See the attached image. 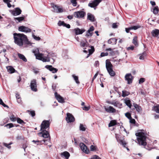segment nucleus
<instances>
[{
  "instance_id": "obj_14",
  "label": "nucleus",
  "mask_w": 159,
  "mask_h": 159,
  "mask_svg": "<svg viewBox=\"0 0 159 159\" xmlns=\"http://www.w3.org/2000/svg\"><path fill=\"white\" fill-rule=\"evenodd\" d=\"M125 79L128 82V84H131L133 80L134 77L131 74H127L125 76Z\"/></svg>"
},
{
  "instance_id": "obj_17",
  "label": "nucleus",
  "mask_w": 159,
  "mask_h": 159,
  "mask_svg": "<svg viewBox=\"0 0 159 159\" xmlns=\"http://www.w3.org/2000/svg\"><path fill=\"white\" fill-rule=\"evenodd\" d=\"M22 12L20 9L18 7L16 8L15 10H13L11 11V14L14 16H16L20 15Z\"/></svg>"
},
{
  "instance_id": "obj_1",
  "label": "nucleus",
  "mask_w": 159,
  "mask_h": 159,
  "mask_svg": "<svg viewBox=\"0 0 159 159\" xmlns=\"http://www.w3.org/2000/svg\"><path fill=\"white\" fill-rule=\"evenodd\" d=\"M14 42L20 46L23 44H29V42L27 36L23 34L15 33L13 34Z\"/></svg>"
},
{
  "instance_id": "obj_44",
  "label": "nucleus",
  "mask_w": 159,
  "mask_h": 159,
  "mask_svg": "<svg viewBox=\"0 0 159 159\" xmlns=\"http://www.w3.org/2000/svg\"><path fill=\"white\" fill-rule=\"evenodd\" d=\"M125 116L129 119L131 118V117H132L131 116V114L129 112L126 113L125 114Z\"/></svg>"
},
{
  "instance_id": "obj_24",
  "label": "nucleus",
  "mask_w": 159,
  "mask_h": 159,
  "mask_svg": "<svg viewBox=\"0 0 159 159\" xmlns=\"http://www.w3.org/2000/svg\"><path fill=\"white\" fill-rule=\"evenodd\" d=\"M134 108L133 109H136V111L138 112H139L141 111H142V108L140 106H139L138 105L135 103H134Z\"/></svg>"
},
{
  "instance_id": "obj_34",
  "label": "nucleus",
  "mask_w": 159,
  "mask_h": 159,
  "mask_svg": "<svg viewBox=\"0 0 159 159\" xmlns=\"http://www.w3.org/2000/svg\"><path fill=\"white\" fill-rule=\"evenodd\" d=\"M24 17H19L14 18V19L15 20H17L19 22H20L24 19Z\"/></svg>"
},
{
  "instance_id": "obj_61",
  "label": "nucleus",
  "mask_w": 159,
  "mask_h": 159,
  "mask_svg": "<svg viewBox=\"0 0 159 159\" xmlns=\"http://www.w3.org/2000/svg\"><path fill=\"white\" fill-rule=\"evenodd\" d=\"M118 25L116 23H113L112 25V27L113 28H116L117 27Z\"/></svg>"
},
{
  "instance_id": "obj_2",
  "label": "nucleus",
  "mask_w": 159,
  "mask_h": 159,
  "mask_svg": "<svg viewBox=\"0 0 159 159\" xmlns=\"http://www.w3.org/2000/svg\"><path fill=\"white\" fill-rule=\"evenodd\" d=\"M136 136L138 137L137 139L139 144L142 146H145L147 144L146 141V136L144 133L142 132L137 133L135 134Z\"/></svg>"
},
{
  "instance_id": "obj_19",
  "label": "nucleus",
  "mask_w": 159,
  "mask_h": 159,
  "mask_svg": "<svg viewBox=\"0 0 159 159\" xmlns=\"http://www.w3.org/2000/svg\"><path fill=\"white\" fill-rule=\"evenodd\" d=\"M61 155L62 157H65L66 159H68L70 155L69 152L65 151L61 153Z\"/></svg>"
},
{
  "instance_id": "obj_52",
  "label": "nucleus",
  "mask_w": 159,
  "mask_h": 159,
  "mask_svg": "<svg viewBox=\"0 0 159 159\" xmlns=\"http://www.w3.org/2000/svg\"><path fill=\"white\" fill-rule=\"evenodd\" d=\"M145 81V79L144 78H140L139 80V83L141 84L143 83Z\"/></svg>"
},
{
  "instance_id": "obj_36",
  "label": "nucleus",
  "mask_w": 159,
  "mask_h": 159,
  "mask_svg": "<svg viewBox=\"0 0 159 159\" xmlns=\"http://www.w3.org/2000/svg\"><path fill=\"white\" fill-rule=\"evenodd\" d=\"M52 6L54 9L55 11L57 12V11L58 10L59 6L55 5L54 3H52Z\"/></svg>"
},
{
  "instance_id": "obj_59",
  "label": "nucleus",
  "mask_w": 159,
  "mask_h": 159,
  "mask_svg": "<svg viewBox=\"0 0 159 159\" xmlns=\"http://www.w3.org/2000/svg\"><path fill=\"white\" fill-rule=\"evenodd\" d=\"M108 55V53L107 52L104 53V52H102L101 53V56L102 57H104V56H107Z\"/></svg>"
},
{
  "instance_id": "obj_33",
  "label": "nucleus",
  "mask_w": 159,
  "mask_h": 159,
  "mask_svg": "<svg viewBox=\"0 0 159 159\" xmlns=\"http://www.w3.org/2000/svg\"><path fill=\"white\" fill-rule=\"evenodd\" d=\"M72 76L74 78V79L76 83L77 84H79L80 82L79 81L78 77L75 75H73Z\"/></svg>"
},
{
  "instance_id": "obj_55",
  "label": "nucleus",
  "mask_w": 159,
  "mask_h": 159,
  "mask_svg": "<svg viewBox=\"0 0 159 159\" xmlns=\"http://www.w3.org/2000/svg\"><path fill=\"white\" fill-rule=\"evenodd\" d=\"M33 37L35 40L37 41L40 40L41 39L39 37H37L34 34L33 35Z\"/></svg>"
},
{
  "instance_id": "obj_41",
  "label": "nucleus",
  "mask_w": 159,
  "mask_h": 159,
  "mask_svg": "<svg viewBox=\"0 0 159 159\" xmlns=\"http://www.w3.org/2000/svg\"><path fill=\"white\" fill-rule=\"evenodd\" d=\"M154 109L157 112L159 113V105L154 106Z\"/></svg>"
},
{
  "instance_id": "obj_4",
  "label": "nucleus",
  "mask_w": 159,
  "mask_h": 159,
  "mask_svg": "<svg viewBox=\"0 0 159 159\" xmlns=\"http://www.w3.org/2000/svg\"><path fill=\"white\" fill-rule=\"evenodd\" d=\"M106 66L110 75L112 77L115 76L116 74L113 70V66L111 62L110 61L106 62Z\"/></svg>"
},
{
  "instance_id": "obj_21",
  "label": "nucleus",
  "mask_w": 159,
  "mask_h": 159,
  "mask_svg": "<svg viewBox=\"0 0 159 159\" xmlns=\"http://www.w3.org/2000/svg\"><path fill=\"white\" fill-rule=\"evenodd\" d=\"M151 34L154 37H157L159 35V30L156 29L152 30L151 32Z\"/></svg>"
},
{
  "instance_id": "obj_27",
  "label": "nucleus",
  "mask_w": 159,
  "mask_h": 159,
  "mask_svg": "<svg viewBox=\"0 0 159 159\" xmlns=\"http://www.w3.org/2000/svg\"><path fill=\"white\" fill-rule=\"evenodd\" d=\"M8 71L10 73H13L15 72V70L12 66H8L7 67Z\"/></svg>"
},
{
  "instance_id": "obj_9",
  "label": "nucleus",
  "mask_w": 159,
  "mask_h": 159,
  "mask_svg": "<svg viewBox=\"0 0 159 159\" xmlns=\"http://www.w3.org/2000/svg\"><path fill=\"white\" fill-rule=\"evenodd\" d=\"M115 137L117 140V141L121 145L125 148L126 145L127 144V143L125 142V141L124 140V139L123 140L121 139L120 138V135L117 134H115Z\"/></svg>"
},
{
  "instance_id": "obj_45",
  "label": "nucleus",
  "mask_w": 159,
  "mask_h": 159,
  "mask_svg": "<svg viewBox=\"0 0 159 159\" xmlns=\"http://www.w3.org/2000/svg\"><path fill=\"white\" fill-rule=\"evenodd\" d=\"M5 126L8 127V128L10 129L12 128L14 126V125L11 123L7 124L5 125Z\"/></svg>"
},
{
  "instance_id": "obj_62",
  "label": "nucleus",
  "mask_w": 159,
  "mask_h": 159,
  "mask_svg": "<svg viewBox=\"0 0 159 159\" xmlns=\"http://www.w3.org/2000/svg\"><path fill=\"white\" fill-rule=\"evenodd\" d=\"M56 88V86L55 84H53L52 86V89L54 91H55Z\"/></svg>"
},
{
  "instance_id": "obj_11",
  "label": "nucleus",
  "mask_w": 159,
  "mask_h": 159,
  "mask_svg": "<svg viewBox=\"0 0 159 159\" xmlns=\"http://www.w3.org/2000/svg\"><path fill=\"white\" fill-rule=\"evenodd\" d=\"M18 30L20 31L26 33H30L31 31V30L30 29L23 25L19 26L18 28Z\"/></svg>"
},
{
  "instance_id": "obj_8",
  "label": "nucleus",
  "mask_w": 159,
  "mask_h": 159,
  "mask_svg": "<svg viewBox=\"0 0 159 159\" xmlns=\"http://www.w3.org/2000/svg\"><path fill=\"white\" fill-rule=\"evenodd\" d=\"M66 120L68 123L74 122L75 120V118L70 113H68L66 114Z\"/></svg>"
},
{
  "instance_id": "obj_31",
  "label": "nucleus",
  "mask_w": 159,
  "mask_h": 159,
  "mask_svg": "<svg viewBox=\"0 0 159 159\" xmlns=\"http://www.w3.org/2000/svg\"><path fill=\"white\" fill-rule=\"evenodd\" d=\"M94 48L92 46L91 47V49H89V54L87 57V58H88L90 55L92 54L94 51Z\"/></svg>"
},
{
  "instance_id": "obj_25",
  "label": "nucleus",
  "mask_w": 159,
  "mask_h": 159,
  "mask_svg": "<svg viewBox=\"0 0 159 159\" xmlns=\"http://www.w3.org/2000/svg\"><path fill=\"white\" fill-rule=\"evenodd\" d=\"M125 103L127 106H128L130 109H131V107L132 106L131 104V101L129 99H126L125 100Z\"/></svg>"
},
{
  "instance_id": "obj_15",
  "label": "nucleus",
  "mask_w": 159,
  "mask_h": 159,
  "mask_svg": "<svg viewBox=\"0 0 159 159\" xmlns=\"http://www.w3.org/2000/svg\"><path fill=\"white\" fill-rule=\"evenodd\" d=\"M104 109L106 112L109 113H114L116 112V109L112 106H109L108 107H104Z\"/></svg>"
},
{
  "instance_id": "obj_16",
  "label": "nucleus",
  "mask_w": 159,
  "mask_h": 159,
  "mask_svg": "<svg viewBox=\"0 0 159 159\" xmlns=\"http://www.w3.org/2000/svg\"><path fill=\"white\" fill-rule=\"evenodd\" d=\"M45 68L49 70L53 73H57L58 70L57 69L53 67L51 65H46L45 66Z\"/></svg>"
},
{
  "instance_id": "obj_13",
  "label": "nucleus",
  "mask_w": 159,
  "mask_h": 159,
  "mask_svg": "<svg viewBox=\"0 0 159 159\" xmlns=\"http://www.w3.org/2000/svg\"><path fill=\"white\" fill-rule=\"evenodd\" d=\"M54 95L55 98L59 102L63 103L65 102L63 98L57 92L55 93Z\"/></svg>"
},
{
  "instance_id": "obj_58",
  "label": "nucleus",
  "mask_w": 159,
  "mask_h": 159,
  "mask_svg": "<svg viewBox=\"0 0 159 159\" xmlns=\"http://www.w3.org/2000/svg\"><path fill=\"white\" fill-rule=\"evenodd\" d=\"M63 11V10L62 8H60L59 7L58 8L57 11V12L60 13V12H62Z\"/></svg>"
},
{
  "instance_id": "obj_42",
  "label": "nucleus",
  "mask_w": 159,
  "mask_h": 159,
  "mask_svg": "<svg viewBox=\"0 0 159 159\" xmlns=\"http://www.w3.org/2000/svg\"><path fill=\"white\" fill-rule=\"evenodd\" d=\"M93 35V33L90 31H89L88 30L86 34L85 35L86 37L91 36Z\"/></svg>"
},
{
  "instance_id": "obj_50",
  "label": "nucleus",
  "mask_w": 159,
  "mask_h": 159,
  "mask_svg": "<svg viewBox=\"0 0 159 159\" xmlns=\"http://www.w3.org/2000/svg\"><path fill=\"white\" fill-rule=\"evenodd\" d=\"M65 24V23L63 21H59L58 23V25L59 26H61V25L64 26Z\"/></svg>"
},
{
  "instance_id": "obj_20",
  "label": "nucleus",
  "mask_w": 159,
  "mask_h": 159,
  "mask_svg": "<svg viewBox=\"0 0 159 159\" xmlns=\"http://www.w3.org/2000/svg\"><path fill=\"white\" fill-rule=\"evenodd\" d=\"M87 19L92 22H94L95 21L94 16L89 13L87 14Z\"/></svg>"
},
{
  "instance_id": "obj_54",
  "label": "nucleus",
  "mask_w": 159,
  "mask_h": 159,
  "mask_svg": "<svg viewBox=\"0 0 159 159\" xmlns=\"http://www.w3.org/2000/svg\"><path fill=\"white\" fill-rule=\"evenodd\" d=\"M96 147L93 145H92L90 147V149L91 151H94L96 150Z\"/></svg>"
},
{
  "instance_id": "obj_5",
  "label": "nucleus",
  "mask_w": 159,
  "mask_h": 159,
  "mask_svg": "<svg viewBox=\"0 0 159 159\" xmlns=\"http://www.w3.org/2000/svg\"><path fill=\"white\" fill-rule=\"evenodd\" d=\"M39 134H42V136L45 138H48V140L43 139V141L44 143L47 140L50 141V137L49 134L48 133V131L44 130H43L42 131L39 133Z\"/></svg>"
},
{
  "instance_id": "obj_38",
  "label": "nucleus",
  "mask_w": 159,
  "mask_h": 159,
  "mask_svg": "<svg viewBox=\"0 0 159 159\" xmlns=\"http://www.w3.org/2000/svg\"><path fill=\"white\" fill-rule=\"evenodd\" d=\"M141 27V26L140 25H138L136 26H133L130 27V28L131 30H136L137 29L140 28Z\"/></svg>"
},
{
  "instance_id": "obj_48",
  "label": "nucleus",
  "mask_w": 159,
  "mask_h": 159,
  "mask_svg": "<svg viewBox=\"0 0 159 159\" xmlns=\"http://www.w3.org/2000/svg\"><path fill=\"white\" fill-rule=\"evenodd\" d=\"M11 144V143H9L8 144L6 143H4L3 145L5 146L7 148H8L10 149L11 148V146H10V145Z\"/></svg>"
},
{
  "instance_id": "obj_64",
  "label": "nucleus",
  "mask_w": 159,
  "mask_h": 159,
  "mask_svg": "<svg viewBox=\"0 0 159 159\" xmlns=\"http://www.w3.org/2000/svg\"><path fill=\"white\" fill-rule=\"evenodd\" d=\"M131 30L130 27L128 28H125V31L127 33H128L129 32L130 30Z\"/></svg>"
},
{
  "instance_id": "obj_3",
  "label": "nucleus",
  "mask_w": 159,
  "mask_h": 159,
  "mask_svg": "<svg viewBox=\"0 0 159 159\" xmlns=\"http://www.w3.org/2000/svg\"><path fill=\"white\" fill-rule=\"evenodd\" d=\"M55 55L54 53L52 54H50L49 53L48 55L47 56H45L44 57H43V54L39 53L38 54L36 55V59L42 61L43 62H49L50 61V57L51 56H53Z\"/></svg>"
},
{
  "instance_id": "obj_12",
  "label": "nucleus",
  "mask_w": 159,
  "mask_h": 159,
  "mask_svg": "<svg viewBox=\"0 0 159 159\" xmlns=\"http://www.w3.org/2000/svg\"><path fill=\"white\" fill-rule=\"evenodd\" d=\"M79 146L81 150L83 151L84 152L88 153L89 152V150L88 148H87L86 146L83 143H81L80 144Z\"/></svg>"
},
{
  "instance_id": "obj_39",
  "label": "nucleus",
  "mask_w": 159,
  "mask_h": 159,
  "mask_svg": "<svg viewBox=\"0 0 159 159\" xmlns=\"http://www.w3.org/2000/svg\"><path fill=\"white\" fill-rule=\"evenodd\" d=\"M80 130L85 131L86 130V128L83 124H80Z\"/></svg>"
},
{
  "instance_id": "obj_26",
  "label": "nucleus",
  "mask_w": 159,
  "mask_h": 159,
  "mask_svg": "<svg viewBox=\"0 0 159 159\" xmlns=\"http://www.w3.org/2000/svg\"><path fill=\"white\" fill-rule=\"evenodd\" d=\"M17 55L20 59L22 60L25 62L27 61V59L23 55L20 53H18L17 54Z\"/></svg>"
},
{
  "instance_id": "obj_63",
  "label": "nucleus",
  "mask_w": 159,
  "mask_h": 159,
  "mask_svg": "<svg viewBox=\"0 0 159 159\" xmlns=\"http://www.w3.org/2000/svg\"><path fill=\"white\" fill-rule=\"evenodd\" d=\"M17 102L19 103H21L22 102V100L21 98L17 99Z\"/></svg>"
},
{
  "instance_id": "obj_40",
  "label": "nucleus",
  "mask_w": 159,
  "mask_h": 159,
  "mask_svg": "<svg viewBox=\"0 0 159 159\" xmlns=\"http://www.w3.org/2000/svg\"><path fill=\"white\" fill-rule=\"evenodd\" d=\"M133 43L135 45L138 44L137 43V37H135L133 39Z\"/></svg>"
},
{
  "instance_id": "obj_51",
  "label": "nucleus",
  "mask_w": 159,
  "mask_h": 159,
  "mask_svg": "<svg viewBox=\"0 0 159 159\" xmlns=\"http://www.w3.org/2000/svg\"><path fill=\"white\" fill-rule=\"evenodd\" d=\"M91 159H101V158L98 156L95 155L92 157Z\"/></svg>"
},
{
  "instance_id": "obj_23",
  "label": "nucleus",
  "mask_w": 159,
  "mask_h": 159,
  "mask_svg": "<svg viewBox=\"0 0 159 159\" xmlns=\"http://www.w3.org/2000/svg\"><path fill=\"white\" fill-rule=\"evenodd\" d=\"M117 39L115 38H112L108 40V43L109 44H116L117 43Z\"/></svg>"
},
{
  "instance_id": "obj_18",
  "label": "nucleus",
  "mask_w": 159,
  "mask_h": 159,
  "mask_svg": "<svg viewBox=\"0 0 159 159\" xmlns=\"http://www.w3.org/2000/svg\"><path fill=\"white\" fill-rule=\"evenodd\" d=\"M74 30L76 35L82 34L85 31V30L84 29H80L78 28L75 29Z\"/></svg>"
},
{
  "instance_id": "obj_46",
  "label": "nucleus",
  "mask_w": 159,
  "mask_h": 159,
  "mask_svg": "<svg viewBox=\"0 0 159 159\" xmlns=\"http://www.w3.org/2000/svg\"><path fill=\"white\" fill-rule=\"evenodd\" d=\"M77 0H71L70 2L74 6H76L77 4L76 1Z\"/></svg>"
},
{
  "instance_id": "obj_30",
  "label": "nucleus",
  "mask_w": 159,
  "mask_h": 159,
  "mask_svg": "<svg viewBox=\"0 0 159 159\" xmlns=\"http://www.w3.org/2000/svg\"><path fill=\"white\" fill-rule=\"evenodd\" d=\"M17 122L19 124H21L23 125L25 124V123L19 117L17 118Z\"/></svg>"
},
{
  "instance_id": "obj_32",
  "label": "nucleus",
  "mask_w": 159,
  "mask_h": 159,
  "mask_svg": "<svg viewBox=\"0 0 159 159\" xmlns=\"http://www.w3.org/2000/svg\"><path fill=\"white\" fill-rule=\"evenodd\" d=\"M159 11V9L158 6H156L154 8L153 12L154 14L155 15L157 14L158 13Z\"/></svg>"
},
{
  "instance_id": "obj_28",
  "label": "nucleus",
  "mask_w": 159,
  "mask_h": 159,
  "mask_svg": "<svg viewBox=\"0 0 159 159\" xmlns=\"http://www.w3.org/2000/svg\"><path fill=\"white\" fill-rule=\"evenodd\" d=\"M116 120H111L108 125V127H110L116 125Z\"/></svg>"
},
{
  "instance_id": "obj_37",
  "label": "nucleus",
  "mask_w": 159,
  "mask_h": 159,
  "mask_svg": "<svg viewBox=\"0 0 159 159\" xmlns=\"http://www.w3.org/2000/svg\"><path fill=\"white\" fill-rule=\"evenodd\" d=\"M88 43L87 42H81L80 43V45L82 47H87L88 46Z\"/></svg>"
},
{
  "instance_id": "obj_22",
  "label": "nucleus",
  "mask_w": 159,
  "mask_h": 159,
  "mask_svg": "<svg viewBox=\"0 0 159 159\" xmlns=\"http://www.w3.org/2000/svg\"><path fill=\"white\" fill-rule=\"evenodd\" d=\"M98 3L95 0H93L92 2L89 3L88 4V6L91 7H94L98 5Z\"/></svg>"
},
{
  "instance_id": "obj_49",
  "label": "nucleus",
  "mask_w": 159,
  "mask_h": 159,
  "mask_svg": "<svg viewBox=\"0 0 159 159\" xmlns=\"http://www.w3.org/2000/svg\"><path fill=\"white\" fill-rule=\"evenodd\" d=\"M28 111L30 112V114L32 116H34L35 115V113L34 111Z\"/></svg>"
},
{
  "instance_id": "obj_6",
  "label": "nucleus",
  "mask_w": 159,
  "mask_h": 159,
  "mask_svg": "<svg viewBox=\"0 0 159 159\" xmlns=\"http://www.w3.org/2000/svg\"><path fill=\"white\" fill-rule=\"evenodd\" d=\"M50 125V123L49 120H43L40 125L41 130L45 129L48 128H49Z\"/></svg>"
},
{
  "instance_id": "obj_7",
  "label": "nucleus",
  "mask_w": 159,
  "mask_h": 159,
  "mask_svg": "<svg viewBox=\"0 0 159 159\" xmlns=\"http://www.w3.org/2000/svg\"><path fill=\"white\" fill-rule=\"evenodd\" d=\"M85 15V12L83 11H75L74 13V16L78 18H83Z\"/></svg>"
},
{
  "instance_id": "obj_57",
  "label": "nucleus",
  "mask_w": 159,
  "mask_h": 159,
  "mask_svg": "<svg viewBox=\"0 0 159 159\" xmlns=\"http://www.w3.org/2000/svg\"><path fill=\"white\" fill-rule=\"evenodd\" d=\"M98 72H97V73H96L95 74V75H94V76L92 78V83L94 81V80L96 79V78L97 76L98 75Z\"/></svg>"
},
{
  "instance_id": "obj_29",
  "label": "nucleus",
  "mask_w": 159,
  "mask_h": 159,
  "mask_svg": "<svg viewBox=\"0 0 159 159\" xmlns=\"http://www.w3.org/2000/svg\"><path fill=\"white\" fill-rule=\"evenodd\" d=\"M130 93L127 91L123 90L122 91V96L123 97H125L128 96L130 94Z\"/></svg>"
},
{
  "instance_id": "obj_35",
  "label": "nucleus",
  "mask_w": 159,
  "mask_h": 159,
  "mask_svg": "<svg viewBox=\"0 0 159 159\" xmlns=\"http://www.w3.org/2000/svg\"><path fill=\"white\" fill-rule=\"evenodd\" d=\"M9 118L13 122L17 120V118L15 117L13 114L10 116Z\"/></svg>"
},
{
  "instance_id": "obj_60",
  "label": "nucleus",
  "mask_w": 159,
  "mask_h": 159,
  "mask_svg": "<svg viewBox=\"0 0 159 159\" xmlns=\"http://www.w3.org/2000/svg\"><path fill=\"white\" fill-rule=\"evenodd\" d=\"M94 30V28L93 26H91L89 29V31L92 32Z\"/></svg>"
},
{
  "instance_id": "obj_10",
  "label": "nucleus",
  "mask_w": 159,
  "mask_h": 159,
  "mask_svg": "<svg viewBox=\"0 0 159 159\" xmlns=\"http://www.w3.org/2000/svg\"><path fill=\"white\" fill-rule=\"evenodd\" d=\"M30 86L32 91L34 92H36L37 91V82L36 80L33 79L31 80L30 84Z\"/></svg>"
},
{
  "instance_id": "obj_43",
  "label": "nucleus",
  "mask_w": 159,
  "mask_h": 159,
  "mask_svg": "<svg viewBox=\"0 0 159 159\" xmlns=\"http://www.w3.org/2000/svg\"><path fill=\"white\" fill-rule=\"evenodd\" d=\"M146 55V53H143L139 57V58L140 60H143L144 58V57Z\"/></svg>"
},
{
  "instance_id": "obj_56",
  "label": "nucleus",
  "mask_w": 159,
  "mask_h": 159,
  "mask_svg": "<svg viewBox=\"0 0 159 159\" xmlns=\"http://www.w3.org/2000/svg\"><path fill=\"white\" fill-rule=\"evenodd\" d=\"M0 104L2 105L4 107H6L7 106L3 102L2 100L0 98Z\"/></svg>"
},
{
  "instance_id": "obj_47",
  "label": "nucleus",
  "mask_w": 159,
  "mask_h": 159,
  "mask_svg": "<svg viewBox=\"0 0 159 159\" xmlns=\"http://www.w3.org/2000/svg\"><path fill=\"white\" fill-rule=\"evenodd\" d=\"M82 108L84 110L88 111L90 108V106L88 107L84 106V107H82Z\"/></svg>"
},
{
  "instance_id": "obj_53",
  "label": "nucleus",
  "mask_w": 159,
  "mask_h": 159,
  "mask_svg": "<svg viewBox=\"0 0 159 159\" xmlns=\"http://www.w3.org/2000/svg\"><path fill=\"white\" fill-rule=\"evenodd\" d=\"M130 122L133 124H135L136 122L135 120L134 119H133L132 117L129 119Z\"/></svg>"
}]
</instances>
